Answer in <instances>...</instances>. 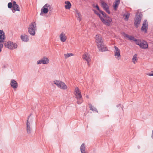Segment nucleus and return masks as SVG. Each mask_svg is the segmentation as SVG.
<instances>
[{"label":"nucleus","mask_w":153,"mask_h":153,"mask_svg":"<svg viewBox=\"0 0 153 153\" xmlns=\"http://www.w3.org/2000/svg\"><path fill=\"white\" fill-rule=\"evenodd\" d=\"M95 42L97 44L98 48L100 51L103 52L107 51L108 49L105 47L103 42L102 37L100 35H96L95 37Z\"/></svg>","instance_id":"f257e3e1"},{"label":"nucleus","mask_w":153,"mask_h":153,"mask_svg":"<svg viewBox=\"0 0 153 153\" xmlns=\"http://www.w3.org/2000/svg\"><path fill=\"white\" fill-rule=\"evenodd\" d=\"M53 8L51 6L48 4H45L41 9L40 15H42L43 14H46L48 11L51 12Z\"/></svg>","instance_id":"f03ea898"},{"label":"nucleus","mask_w":153,"mask_h":153,"mask_svg":"<svg viewBox=\"0 0 153 153\" xmlns=\"http://www.w3.org/2000/svg\"><path fill=\"white\" fill-rule=\"evenodd\" d=\"M142 17V15L140 13L137 12L135 15L134 19V24L135 27L138 28L140 24Z\"/></svg>","instance_id":"7ed1b4c3"},{"label":"nucleus","mask_w":153,"mask_h":153,"mask_svg":"<svg viewBox=\"0 0 153 153\" xmlns=\"http://www.w3.org/2000/svg\"><path fill=\"white\" fill-rule=\"evenodd\" d=\"M36 30V26L35 22H31L29 25L28 28V32L32 36H34L35 31Z\"/></svg>","instance_id":"20e7f679"},{"label":"nucleus","mask_w":153,"mask_h":153,"mask_svg":"<svg viewBox=\"0 0 153 153\" xmlns=\"http://www.w3.org/2000/svg\"><path fill=\"white\" fill-rule=\"evenodd\" d=\"M5 39L4 33L3 30H0V52L1 51L2 49L3 46L2 43H4Z\"/></svg>","instance_id":"39448f33"},{"label":"nucleus","mask_w":153,"mask_h":153,"mask_svg":"<svg viewBox=\"0 0 153 153\" xmlns=\"http://www.w3.org/2000/svg\"><path fill=\"white\" fill-rule=\"evenodd\" d=\"M4 45L6 47L10 50L16 49L17 47V45L16 43L11 41H8L5 43L4 44Z\"/></svg>","instance_id":"423d86ee"},{"label":"nucleus","mask_w":153,"mask_h":153,"mask_svg":"<svg viewBox=\"0 0 153 153\" xmlns=\"http://www.w3.org/2000/svg\"><path fill=\"white\" fill-rule=\"evenodd\" d=\"M53 82L54 84L61 89L65 90L67 88V86L64 82L62 81L55 80Z\"/></svg>","instance_id":"0eeeda50"},{"label":"nucleus","mask_w":153,"mask_h":153,"mask_svg":"<svg viewBox=\"0 0 153 153\" xmlns=\"http://www.w3.org/2000/svg\"><path fill=\"white\" fill-rule=\"evenodd\" d=\"M139 46L140 48L143 49H146L148 48V44L146 42L143 40L142 41L140 39H138L136 44Z\"/></svg>","instance_id":"6e6552de"},{"label":"nucleus","mask_w":153,"mask_h":153,"mask_svg":"<svg viewBox=\"0 0 153 153\" xmlns=\"http://www.w3.org/2000/svg\"><path fill=\"white\" fill-rule=\"evenodd\" d=\"M101 20L104 24L108 26H110L112 21V18L109 16L106 17L105 19H104L102 17Z\"/></svg>","instance_id":"1a4fd4ad"},{"label":"nucleus","mask_w":153,"mask_h":153,"mask_svg":"<svg viewBox=\"0 0 153 153\" xmlns=\"http://www.w3.org/2000/svg\"><path fill=\"white\" fill-rule=\"evenodd\" d=\"M32 115V114H30L29 115L27 118V120L26 123V130L27 133L30 134L31 133V128L30 126V123L29 120L30 116Z\"/></svg>","instance_id":"9d476101"},{"label":"nucleus","mask_w":153,"mask_h":153,"mask_svg":"<svg viewBox=\"0 0 153 153\" xmlns=\"http://www.w3.org/2000/svg\"><path fill=\"white\" fill-rule=\"evenodd\" d=\"M49 62V60L48 58L46 56H44L41 60L37 61L38 64H47Z\"/></svg>","instance_id":"9b49d317"},{"label":"nucleus","mask_w":153,"mask_h":153,"mask_svg":"<svg viewBox=\"0 0 153 153\" xmlns=\"http://www.w3.org/2000/svg\"><path fill=\"white\" fill-rule=\"evenodd\" d=\"M148 24L146 19L144 20L143 24V26L141 28V30L144 31L145 33L147 32Z\"/></svg>","instance_id":"f8f14e48"},{"label":"nucleus","mask_w":153,"mask_h":153,"mask_svg":"<svg viewBox=\"0 0 153 153\" xmlns=\"http://www.w3.org/2000/svg\"><path fill=\"white\" fill-rule=\"evenodd\" d=\"M122 34L124 35L125 37L128 38L130 40H133L134 41L136 44L138 39H137L134 38V37L131 36H129L128 34H126L125 32H123Z\"/></svg>","instance_id":"ddd939ff"},{"label":"nucleus","mask_w":153,"mask_h":153,"mask_svg":"<svg viewBox=\"0 0 153 153\" xmlns=\"http://www.w3.org/2000/svg\"><path fill=\"white\" fill-rule=\"evenodd\" d=\"M114 48H115V51H114V56H117V57H116L118 59H120V51L119 48L116 46H114Z\"/></svg>","instance_id":"4468645a"},{"label":"nucleus","mask_w":153,"mask_h":153,"mask_svg":"<svg viewBox=\"0 0 153 153\" xmlns=\"http://www.w3.org/2000/svg\"><path fill=\"white\" fill-rule=\"evenodd\" d=\"M67 39L65 33L64 32L61 33L59 35V39L62 42H65L66 41Z\"/></svg>","instance_id":"2eb2a0df"},{"label":"nucleus","mask_w":153,"mask_h":153,"mask_svg":"<svg viewBox=\"0 0 153 153\" xmlns=\"http://www.w3.org/2000/svg\"><path fill=\"white\" fill-rule=\"evenodd\" d=\"M10 85L14 89L18 87V83L14 79H12L11 80Z\"/></svg>","instance_id":"dca6fc26"},{"label":"nucleus","mask_w":153,"mask_h":153,"mask_svg":"<svg viewBox=\"0 0 153 153\" xmlns=\"http://www.w3.org/2000/svg\"><path fill=\"white\" fill-rule=\"evenodd\" d=\"M82 58L83 59L86 60L87 62H90L91 61L90 58L89 54L85 53L83 56Z\"/></svg>","instance_id":"f3484780"},{"label":"nucleus","mask_w":153,"mask_h":153,"mask_svg":"<svg viewBox=\"0 0 153 153\" xmlns=\"http://www.w3.org/2000/svg\"><path fill=\"white\" fill-rule=\"evenodd\" d=\"M120 0H115V1L114 4H113V7L114 8V9L115 10H116L119 4L120 3Z\"/></svg>","instance_id":"a211bd4d"},{"label":"nucleus","mask_w":153,"mask_h":153,"mask_svg":"<svg viewBox=\"0 0 153 153\" xmlns=\"http://www.w3.org/2000/svg\"><path fill=\"white\" fill-rule=\"evenodd\" d=\"M65 3L66 4L65 6V9H69L71 6V4L70 2L68 1H65Z\"/></svg>","instance_id":"6ab92c4d"},{"label":"nucleus","mask_w":153,"mask_h":153,"mask_svg":"<svg viewBox=\"0 0 153 153\" xmlns=\"http://www.w3.org/2000/svg\"><path fill=\"white\" fill-rule=\"evenodd\" d=\"M21 39L22 40L25 42H27L29 40V39L27 35H21Z\"/></svg>","instance_id":"aec40b11"},{"label":"nucleus","mask_w":153,"mask_h":153,"mask_svg":"<svg viewBox=\"0 0 153 153\" xmlns=\"http://www.w3.org/2000/svg\"><path fill=\"white\" fill-rule=\"evenodd\" d=\"M80 151L81 153L85 152V145L84 143H82L80 146Z\"/></svg>","instance_id":"412c9836"},{"label":"nucleus","mask_w":153,"mask_h":153,"mask_svg":"<svg viewBox=\"0 0 153 153\" xmlns=\"http://www.w3.org/2000/svg\"><path fill=\"white\" fill-rule=\"evenodd\" d=\"M89 108H90V109L93 111H95L97 112H98V111H97V108L93 106L91 104H89Z\"/></svg>","instance_id":"4be33fe9"},{"label":"nucleus","mask_w":153,"mask_h":153,"mask_svg":"<svg viewBox=\"0 0 153 153\" xmlns=\"http://www.w3.org/2000/svg\"><path fill=\"white\" fill-rule=\"evenodd\" d=\"M101 5L104 10L109 7L107 4L104 1L101 2Z\"/></svg>","instance_id":"5701e85b"},{"label":"nucleus","mask_w":153,"mask_h":153,"mask_svg":"<svg viewBox=\"0 0 153 153\" xmlns=\"http://www.w3.org/2000/svg\"><path fill=\"white\" fill-rule=\"evenodd\" d=\"M76 16L77 18V20L79 22L82 19V15L80 13H78L76 15Z\"/></svg>","instance_id":"b1692460"},{"label":"nucleus","mask_w":153,"mask_h":153,"mask_svg":"<svg viewBox=\"0 0 153 153\" xmlns=\"http://www.w3.org/2000/svg\"><path fill=\"white\" fill-rule=\"evenodd\" d=\"M93 11L95 13V14H96L97 16H98L100 18V20L102 18V16L101 15L98 13L97 11L95 10H93Z\"/></svg>","instance_id":"393cba45"},{"label":"nucleus","mask_w":153,"mask_h":153,"mask_svg":"<svg viewBox=\"0 0 153 153\" xmlns=\"http://www.w3.org/2000/svg\"><path fill=\"white\" fill-rule=\"evenodd\" d=\"M13 8L14 10L15 11H20L19 7V6L17 4L15 6H13Z\"/></svg>","instance_id":"a878e982"},{"label":"nucleus","mask_w":153,"mask_h":153,"mask_svg":"<svg viewBox=\"0 0 153 153\" xmlns=\"http://www.w3.org/2000/svg\"><path fill=\"white\" fill-rule=\"evenodd\" d=\"M137 54H134L133 56L132 59V60L134 63H135V61L137 60Z\"/></svg>","instance_id":"bb28decb"},{"label":"nucleus","mask_w":153,"mask_h":153,"mask_svg":"<svg viewBox=\"0 0 153 153\" xmlns=\"http://www.w3.org/2000/svg\"><path fill=\"white\" fill-rule=\"evenodd\" d=\"M75 95L77 100L80 99L82 97L81 93H79L78 94H75Z\"/></svg>","instance_id":"cd10ccee"},{"label":"nucleus","mask_w":153,"mask_h":153,"mask_svg":"<svg viewBox=\"0 0 153 153\" xmlns=\"http://www.w3.org/2000/svg\"><path fill=\"white\" fill-rule=\"evenodd\" d=\"M100 13H101L103 16V17H105V18H106V17H108L109 16H108L102 10L100 11Z\"/></svg>","instance_id":"c85d7f7f"},{"label":"nucleus","mask_w":153,"mask_h":153,"mask_svg":"<svg viewBox=\"0 0 153 153\" xmlns=\"http://www.w3.org/2000/svg\"><path fill=\"white\" fill-rule=\"evenodd\" d=\"M73 55V54L72 53H68L67 54H64V56L65 57V58L66 59L67 58L71 56H72Z\"/></svg>","instance_id":"c756f323"},{"label":"nucleus","mask_w":153,"mask_h":153,"mask_svg":"<svg viewBox=\"0 0 153 153\" xmlns=\"http://www.w3.org/2000/svg\"><path fill=\"white\" fill-rule=\"evenodd\" d=\"M130 14L129 13H127V14L125 15H124V16H125V19L126 20V21H128V19L129 18V16H130Z\"/></svg>","instance_id":"7c9ffc66"},{"label":"nucleus","mask_w":153,"mask_h":153,"mask_svg":"<svg viewBox=\"0 0 153 153\" xmlns=\"http://www.w3.org/2000/svg\"><path fill=\"white\" fill-rule=\"evenodd\" d=\"M8 7L9 8H11L12 7H13V5L12 2H9L8 4Z\"/></svg>","instance_id":"2f4dec72"},{"label":"nucleus","mask_w":153,"mask_h":153,"mask_svg":"<svg viewBox=\"0 0 153 153\" xmlns=\"http://www.w3.org/2000/svg\"><path fill=\"white\" fill-rule=\"evenodd\" d=\"M104 10L108 14H110L111 13L109 9V7L105 9Z\"/></svg>","instance_id":"473e14b6"},{"label":"nucleus","mask_w":153,"mask_h":153,"mask_svg":"<svg viewBox=\"0 0 153 153\" xmlns=\"http://www.w3.org/2000/svg\"><path fill=\"white\" fill-rule=\"evenodd\" d=\"M95 7L97 9V10H98L100 12V11H101L102 10H100L98 6V5L97 4L95 6Z\"/></svg>","instance_id":"72a5a7b5"},{"label":"nucleus","mask_w":153,"mask_h":153,"mask_svg":"<svg viewBox=\"0 0 153 153\" xmlns=\"http://www.w3.org/2000/svg\"><path fill=\"white\" fill-rule=\"evenodd\" d=\"M75 92H79V88L77 87H76L75 89Z\"/></svg>","instance_id":"f704fd0d"},{"label":"nucleus","mask_w":153,"mask_h":153,"mask_svg":"<svg viewBox=\"0 0 153 153\" xmlns=\"http://www.w3.org/2000/svg\"><path fill=\"white\" fill-rule=\"evenodd\" d=\"M117 107H120L122 109V110H123V106H122L121 104H118L117 105Z\"/></svg>","instance_id":"c9c22d12"},{"label":"nucleus","mask_w":153,"mask_h":153,"mask_svg":"<svg viewBox=\"0 0 153 153\" xmlns=\"http://www.w3.org/2000/svg\"><path fill=\"white\" fill-rule=\"evenodd\" d=\"M74 10L75 11V12H76L75 13L76 15L78 13H80V12H79L78 10L77 9H74Z\"/></svg>","instance_id":"e433bc0d"},{"label":"nucleus","mask_w":153,"mask_h":153,"mask_svg":"<svg viewBox=\"0 0 153 153\" xmlns=\"http://www.w3.org/2000/svg\"><path fill=\"white\" fill-rule=\"evenodd\" d=\"M12 4H13V6H15L17 4H16V2L15 1H13V2Z\"/></svg>","instance_id":"4c0bfd02"},{"label":"nucleus","mask_w":153,"mask_h":153,"mask_svg":"<svg viewBox=\"0 0 153 153\" xmlns=\"http://www.w3.org/2000/svg\"><path fill=\"white\" fill-rule=\"evenodd\" d=\"M149 76H153V71H152L151 73L149 74Z\"/></svg>","instance_id":"58836bf2"},{"label":"nucleus","mask_w":153,"mask_h":153,"mask_svg":"<svg viewBox=\"0 0 153 153\" xmlns=\"http://www.w3.org/2000/svg\"><path fill=\"white\" fill-rule=\"evenodd\" d=\"M7 65H4L2 66L3 68H5L7 67Z\"/></svg>","instance_id":"ea45409f"},{"label":"nucleus","mask_w":153,"mask_h":153,"mask_svg":"<svg viewBox=\"0 0 153 153\" xmlns=\"http://www.w3.org/2000/svg\"><path fill=\"white\" fill-rule=\"evenodd\" d=\"M77 103L78 104H81V102L78 101L77 102Z\"/></svg>","instance_id":"a19ab883"},{"label":"nucleus","mask_w":153,"mask_h":153,"mask_svg":"<svg viewBox=\"0 0 153 153\" xmlns=\"http://www.w3.org/2000/svg\"><path fill=\"white\" fill-rule=\"evenodd\" d=\"M151 137L153 139V130H152V133L151 136Z\"/></svg>","instance_id":"79ce46f5"},{"label":"nucleus","mask_w":153,"mask_h":153,"mask_svg":"<svg viewBox=\"0 0 153 153\" xmlns=\"http://www.w3.org/2000/svg\"><path fill=\"white\" fill-rule=\"evenodd\" d=\"M89 62H87V64H88V65L89 66H90V64H89Z\"/></svg>","instance_id":"37998d69"},{"label":"nucleus","mask_w":153,"mask_h":153,"mask_svg":"<svg viewBox=\"0 0 153 153\" xmlns=\"http://www.w3.org/2000/svg\"><path fill=\"white\" fill-rule=\"evenodd\" d=\"M137 147L138 149H139L140 148V146H138Z\"/></svg>","instance_id":"c03bdc74"},{"label":"nucleus","mask_w":153,"mask_h":153,"mask_svg":"<svg viewBox=\"0 0 153 153\" xmlns=\"http://www.w3.org/2000/svg\"><path fill=\"white\" fill-rule=\"evenodd\" d=\"M80 93V92H76V94H78L79 93Z\"/></svg>","instance_id":"a18cd8bd"},{"label":"nucleus","mask_w":153,"mask_h":153,"mask_svg":"<svg viewBox=\"0 0 153 153\" xmlns=\"http://www.w3.org/2000/svg\"><path fill=\"white\" fill-rule=\"evenodd\" d=\"M86 97L87 98H89V97H88V95H87L86 96Z\"/></svg>","instance_id":"49530a36"},{"label":"nucleus","mask_w":153,"mask_h":153,"mask_svg":"<svg viewBox=\"0 0 153 153\" xmlns=\"http://www.w3.org/2000/svg\"><path fill=\"white\" fill-rule=\"evenodd\" d=\"M82 153H88V152H84Z\"/></svg>","instance_id":"de8ad7c7"},{"label":"nucleus","mask_w":153,"mask_h":153,"mask_svg":"<svg viewBox=\"0 0 153 153\" xmlns=\"http://www.w3.org/2000/svg\"><path fill=\"white\" fill-rule=\"evenodd\" d=\"M93 6L94 7H95V6L94 4H93Z\"/></svg>","instance_id":"09e8293b"}]
</instances>
